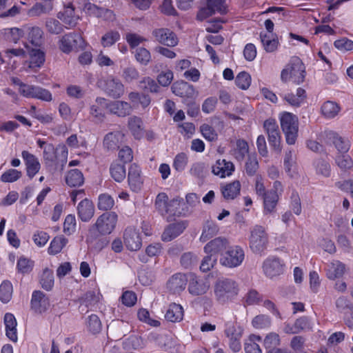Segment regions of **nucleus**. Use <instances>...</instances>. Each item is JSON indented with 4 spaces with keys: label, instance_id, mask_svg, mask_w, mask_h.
<instances>
[{
    "label": "nucleus",
    "instance_id": "1",
    "mask_svg": "<svg viewBox=\"0 0 353 353\" xmlns=\"http://www.w3.org/2000/svg\"><path fill=\"white\" fill-rule=\"evenodd\" d=\"M118 216L114 212H106L100 215L94 224L88 229V239L96 240L100 235L112 232L117 223Z\"/></svg>",
    "mask_w": 353,
    "mask_h": 353
},
{
    "label": "nucleus",
    "instance_id": "2",
    "mask_svg": "<svg viewBox=\"0 0 353 353\" xmlns=\"http://www.w3.org/2000/svg\"><path fill=\"white\" fill-rule=\"evenodd\" d=\"M238 291L236 283L230 279H219L214 286L216 299L222 304L231 301L237 295Z\"/></svg>",
    "mask_w": 353,
    "mask_h": 353
},
{
    "label": "nucleus",
    "instance_id": "3",
    "mask_svg": "<svg viewBox=\"0 0 353 353\" xmlns=\"http://www.w3.org/2000/svg\"><path fill=\"white\" fill-rule=\"evenodd\" d=\"M269 236L264 227L256 225L250 230L249 246L254 254H261L268 248Z\"/></svg>",
    "mask_w": 353,
    "mask_h": 353
},
{
    "label": "nucleus",
    "instance_id": "4",
    "mask_svg": "<svg viewBox=\"0 0 353 353\" xmlns=\"http://www.w3.org/2000/svg\"><path fill=\"white\" fill-rule=\"evenodd\" d=\"M280 122L282 130L285 135L287 143L294 144L299 130L297 117L290 112H284L280 118Z\"/></svg>",
    "mask_w": 353,
    "mask_h": 353
},
{
    "label": "nucleus",
    "instance_id": "5",
    "mask_svg": "<svg viewBox=\"0 0 353 353\" xmlns=\"http://www.w3.org/2000/svg\"><path fill=\"white\" fill-rule=\"evenodd\" d=\"M97 85L108 97L114 99L121 98L125 92V87L122 82L113 76L98 80Z\"/></svg>",
    "mask_w": 353,
    "mask_h": 353
},
{
    "label": "nucleus",
    "instance_id": "6",
    "mask_svg": "<svg viewBox=\"0 0 353 353\" xmlns=\"http://www.w3.org/2000/svg\"><path fill=\"white\" fill-rule=\"evenodd\" d=\"M244 256V251L241 247H229L221 257L220 263L225 267L236 268L242 263Z\"/></svg>",
    "mask_w": 353,
    "mask_h": 353
},
{
    "label": "nucleus",
    "instance_id": "7",
    "mask_svg": "<svg viewBox=\"0 0 353 353\" xmlns=\"http://www.w3.org/2000/svg\"><path fill=\"white\" fill-rule=\"evenodd\" d=\"M84 47V40L82 37L74 32L65 34L60 40V50L64 53H69L72 50H78Z\"/></svg>",
    "mask_w": 353,
    "mask_h": 353
},
{
    "label": "nucleus",
    "instance_id": "8",
    "mask_svg": "<svg viewBox=\"0 0 353 353\" xmlns=\"http://www.w3.org/2000/svg\"><path fill=\"white\" fill-rule=\"evenodd\" d=\"M263 128L268 134L270 145L275 150H281V133L279 125L274 119H269L264 121Z\"/></svg>",
    "mask_w": 353,
    "mask_h": 353
},
{
    "label": "nucleus",
    "instance_id": "9",
    "mask_svg": "<svg viewBox=\"0 0 353 353\" xmlns=\"http://www.w3.org/2000/svg\"><path fill=\"white\" fill-rule=\"evenodd\" d=\"M225 0H208L207 7L201 9L197 14V19L203 21L208 17L212 15L216 12L221 14L227 13Z\"/></svg>",
    "mask_w": 353,
    "mask_h": 353
},
{
    "label": "nucleus",
    "instance_id": "10",
    "mask_svg": "<svg viewBox=\"0 0 353 353\" xmlns=\"http://www.w3.org/2000/svg\"><path fill=\"white\" fill-rule=\"evenodd\" d=\"M210 288V283L207 279H201L194 274H190L188 280V292L192 296H201L205 294Z\"/></svg>",
    "mask_w": 353,
    "mask_h": 353
},
{
    "label": "nucleus",
    "instance_id": "11",
    "mask_svg": "<svg viewBox=\"0 0 353 353\" xmlns=\"http://www.w3.org/2000/svg\"><path fill=\"white\" fill-rule=\"evenodd\" d=\"M152 35L157 42L168 47H174L178 43L176 34L168 28L154 29Z\"/></svg>",
    "mask_w": 353,
    "mask_h": 353
},
{
    "label": "nucleus",
    "instance_id": "12",
    "mask_svg": "<svg viewBox=\"0 0 353 353\" xmlns=\"http://www.w3.org/2000/svg\"><path fill=\"white\" fill-rule=\"evenodd\" d=\"M229 247V242L227 239L217 237L205 245L204 251L206 254H213L216 256L218 254H221L222 256Z\"/></svg>",
    "mask_w": 353,
    "mask_h": 353
},
{
    "label": "nucleus",
    "instance_id": "13",
    "mask_svg": "<svg viewBox=\"0 0 353 353\" xmlns=\"http://www.w3.org/2000/svg\"><path fill=\"white\" fill-rule=\"evenodd\" d=\"M124 243L132 251H137L141 247L142 243L139 232L132 228L125 229L123 234Z\"/></svg>",
    "mask_w": 353,
    "mask_h": 353
},
{
    "label": "nucleus",
    "instance_id": "14",
    "mask_svg": "<svg viewBox=\"0 0 353 353\" xmlns=\"http://www.w3.org/2000/svg\"><path fill=\"white\" fill-rule=\"evenodd\" d=\"M94 206L92 202L88 199H83L77 205V214L83 222H88L94 214Z\"/></svg>",
    "mask_w": 353,
    "mask_h": 353
},
{
    "label": "nucleus",
    "instance_id": "15",
    "mask_svg": "<svg viewBox=\"0 0 353 353\" xmlns=\"http://www.w3.org/2000/svg\"><path fill=\"white\" fill-rule=\"evenodd\" d=\"M188 281L185 274L177 273L172 275L168 280L167 288L173 294L179 293L185 288Z\"/></svg>",
    "mask_w": 353,
    "mask_h": 353
},
{
    "label": "nucleus",
    "instance_id": "16",
    "mask_svg": "<svg viewBox=\"0 0 353 353\" xmlns=\"http://www.w3.org/2000/svg\"><path fill=\"white\" fill-rule=\"evenodd\" d=\"M263 270L267 276L273 278L282 273L283 266L279 259L268 258L263 262Z\"/></svg>",
    "mask_w": 353,
    "mask_h": 353
},
{
    "label": "nucleus",
    "instance_id": "17",
    "mask_svg": "<svg viewBox=\"0 0 353 353\" xmlns=\"http://www.w3.org/2000/svg\"><path fill=\"white\" fill-rule=\"evenodd\" d=\"M128 183L130 189L134 192L141 190L143 181L141 176V169L136 164H132L128 170Z\"/></svg>",
    "mask_w": 353,
    "mask_h": 353
},
{
    "label": "nucleus",
    "instance_id": "18",
    "mask_svg": "<svg viewBox=\"0 0 353 353\" xmlns=\"http://www.w3.org/2000/svg\"><path fill=\"white\" fill-rule=\"evenodd\" d=\"M187 224L184 221L176 222L170 224L162 234L161 239L163 241H170L186 228Z\"/></svg>",
    "mask_w": 353,
    "mask_h": 353
},
{
    "label": "nucleus",
    "instance_id": "19",
    "mask_svg": "<svg viewBox=\"0 0 353 353\" xmlns=\"http://www.w3.org/2000/svg\"><path fill=\"white\" fill-rule=\"evenodd\" d=\"M49 301L41 291H34L31 300V307L37 313L45 312L49 307Z\"/></svg>",
    "mask_w": 353,
    "mask_h": 353
},
{
    "label": "nucleus",
    "instance_id": "20",
    "mask_svg": "<svg viewBox=\"0 0 353 353\" xmlns=\"http://www.w3.org/2000/svg\"><path fill=\"white\" fill-rule=\"evenodd\" d=\"M124 134L120 131L109 132L103 139V146L108 151L118 149L123 142Z\"/></svg>",
    "mask_w": 353,
    "mask_h": 353
},
{
    "label": "nucleus",
    "instance_id": "21",
    "mask_svg": "<svg viewBox=\"0 0 353 353\" xmlns=\"http://www.w3.org/2000/svg\"><path fill=\"white\" fill-rule=\"evenodd\" d=\"M172 90L175 95L181 97L192 98L195 95L194 86L183 81L174 83Z\"/></svg>",
    "mask_w": 353,
    "mask_h": 353
},
{
    "label": "nucleus",
    "instance_id": "22",
    "mask_svg": "<svg viewBox=\"0 0 353 353\" xmlns=\"http://www.w3.org/2000/svg\"><path fill=\"white\" fill-rule=\"evenodd\" d=\"M132 112V105L124 101H111L109 112L120 117L130 115Z\"/></svg>",
    "mask_w": 353,
    "mask_h": 353
},
{
    "label": "nucleus",
    "instance_id": "23",
    "mask_svg": "<svg viewBox=\"0 0 353 353\" xmlns=\"http://www.w3.org/2000/svg\"><path fill=\"white\" fill-rule=\"evenodd\" d=\"M22 157L26 162L27 174L32 179L40 169V163L38 159L28 151L22 152Z\"/></svg>",
    "mask_w": 353,
    "mask_h": 353
},
{
    "label": "nucleus",
    "instance_id": "24",
    "mask_svg": "<svg viewBox=\"0 0 353 353\" xmlns=\"http://www.w3.org/2000/svg\"><path fill=\"white\" fill-rule=\"evenodd\" d=\"M290 65V77L291 79L296 84H299L305 79V67L299 59L294 60Z\"/></svg>",
    "mask_w": 353,
    "mask_h": 353
},
{
    "label": "nucleus",
    "instance_id": "25",
    "mask_svg": "<svg viewBox=\"0 0 353 353\" xmlns=\"http://www.w3.org/2000/svg\"><path fill=\"white\" fill-rule=\"evenodd\" d=\"M183 308L181 305L172 303L165 312V319L172 323L180 322L183 319Z\"/></svg>",
    "mask_w": 353,
    "mask_h": 353
},
{
    "label": "nucleus",
    "instance_id": "26",
    "mask_svg": "<svg viewBox=\"0 0 353 353\" xmlns=\"http://www.w3.org/2000/svg\"><path fill=\"white\" fill-rule=\"evenodd\" d=\"M24 35V31L18 28H4L0 31L1 39L17 43Z\"/></svg>",
    "mask_w": 353,
    "mask_h": 353
},
{
    "label": "nucleus",
    "instance_id": "27",
    "mask_svg": "<svg viewBox=\"0 0 353 353\" xmlns=\"http://www.w3.org/2000/svg\"><path fill=\"white\" fill-rule=\"evenodd\" d=\"M4 323L6 325V335L12 341H17V321L13 314L10 313L6 314L4 316Z\"/></svg>",
    "mask_w": 353,
    "mask_h": 353
},
{
    "label": "nucleus",
    "instance_id": "28",
    "mask_svg": "<svg viewBox=\"0 0 353 353\" xmlns=\"http://www.w3.org/2000/svg\"><path fill=\"white\" fill-rule=\"evenodd\" d=\"M243 328L239 325L236 318H229L224 324V334L226 336L243 335Z\"/></svg>",
    "mask_w": 353,
    "mask_h": 353
},
{
    "label": "nucleus",
    "instance_id": "29",
    "mask_svg": "<svg viewBox=\"0 0 353 353\" xmlns=\"http://www.w3.org/2000/svg\"><path fill=\"white\" fill-rule=\"evenodd\" d=\"M345 272V265L339 261H335L327 265L326 275L329 279L334 280L341 277Z\"/></svg>",
    "mask_w": 353,
    "mask_h": 353
},
{
    "label": "nucleus",
    "instance_id": "30",
    "mask_svg": "<svg viewBox=\"0 0 353 353\" xmlns=\"http://www.w3.org/2000/svg\"><path fill=\"white\" fill-rule=\"evenodd\" d=\"M65 182L70 187L82 185L84 183L83 173L78 169L70 170L65 176Z\"/></svg>",
    "mask_w": 353,
    "mask_h": 353
},
{
    "label": "nucleus",
    "instance_id": "31",
    "mask_svg": "<svg viewBox=\"0 0 353 353\" xmlns=\"http://www.w3.org/2000/svg\"><path fill=\"white\" fill-rule=\"evenodd\" d=\"M30 55L29 68H40L45 61L44 52L39 49L32 48L28 52Z\"/></svg>",
    "mask_w": 353,
    "mask_h": 353
},
{
    "label": "nucleus",
    "instance_id": "32",
    "mask_svg": "<svg viewBox=\"0 0 353 353\" xmlns=\"http://www.w3.org/2000/svg\"><path fill=\"white\" fill-rule=\"evenodd\" d=\"M240 190V182L239 181H234L223 187L221 192L225 199H234L239 194Z\"/></svg>",
    "mask_w": 353,
    "mask_h": 353
},
{
    "label": "nucleus",
    "instance_id": "33",
    "mask_svg": "<svg viewBox=\"0 0 353 353\" xmlns=\"http://www.w3.org/2000/svg\"><path fill=\"white\" fill-rule=\"evenodd\" d=\"M128 128L136 139H140L143 136V122L141 118L133 116L128 120Z\"/></svg>",
    "mask_w": 353,
    "mask_h": 353
},
{
    "label": "nucleus",
    "instance_id": "34",
    "mask_svg": "<svg viewBox=\"0 0 353 353\" xmlns=\"http://www.w3.org/2000/svg\"><path fill=\"white\" fill-rule=\"evenodd\" d=\"M264 211L266 212H272L275 208L278 200L279 194L275 191H268L263 197Z\"/></svg>",
    "mask_w": 353,
    "mask_h": 353
},
{
    "label": "nucleus",
    "instance_id": "35",
    "mask_svg": "<svg viewBox=\"0 0 353 353\" xmlns=\"http://www.w3.org/2000/svg\"><path fill=\"white\" fill-rule=\"evenodd\" d=\"M249 147L248 143L243 139H238L236 148L232 150V154L239 161H242L248 153Z\"/></svg>",
    "mask_w": 353,
    "mask_h": 353
},
{
    "label": "nucleus",
    "instance_id": "36",
    "mask_svg": "<svg viewBox=\"0 0 353 353\" xmlns=\"http://www.w3.org/2000/svg\"><path fill=\"white\" fill-rule=\"evenodd\" d=\"M111 176L117 182L122 181L126 176L125 165L117 162H113L110 168Z\"/></svg>",
    "mask_w": 353,
    "mask_h": 353
},
{
    "label": "nucleus",
    "instance_id": "37",
    "mask_svg": "<svg viewBox=\"0 0 353 353\" xmlns=\"http://www.w3.org/2000/svg\"><path fill=\"white\" fill-rule=\"evenodd\" d=\"M219 231L218 226L211 221H207L204 225L200 240L203 242L206 241L217 234Z\"/></svg>",
    "mask_w": 353,
    "mask_h": 353
},
{
    "label": "nucleus",
    "instance_id": "38",
    "mask_svg": "<svg viewBox=\"0 0 353 353\" xmlns=\"http://www.w3.org/2000/svg\"><path fill=\"white\" fill-rule=\"evenodd\" d=\"M260 38L266 52H272L276 50L279 44V41L276 39L266 33L263 34V32L260 34Z\"/></svg>",
    "mask_w": 353,
    "mask_h": 353
},
{
    "label": "nucleus",
    "instance_id": "39",
    "mask_svg": "<svg viewBox=\"0 0 353 353\" xmlns=\"http://www.w3.org/2000/svg\"><path fill=\"white\" fill-rule=\"evenodd\" d=\"M52 7L51 1L44 2V4L37 3L29 10L28 14L30 17H37L43 13L49 12L52 10Z\"/></svg>",
    "mask_w": 353,
    "mask_h": 353
},
{
    "label": "nucleus",
    "instance_id": "40",
    "mask_svg": "<svg viewBox=\"0 0 353 353\" xmlns=\"http://www.w3.org/2000/svg\"><path fill=\"white\" fill-rule=\"evenodd\" d=\"M340 110L337 103L333 101H327L325 102L321 107V112L326 118H334Z\"/></svg>",
    "mask_w": 353,
    "mask_h": 353
},
{
    "label": "nucleus",
    "instance_id": "41",
    "mask_svg": "<svg viewBox=\"0 0 353 353\" xmlns=\"http://www.w3.org/2000/svg\"><path fill=\"white\" fill-rule=\"evenodd\" d=\"M40 284L46 290H50L54 285L53 272L48 268L43 270L40 276Z\"/></svg>",
    "mask_w": 353,
    "mask_h": 353
},
{
    "label": "nucleus",
    "instance_id": "42",
    "mask_svg": "<svg viewBox=\"0 0 353 353\" xmlns=\"http://www.w3.org/2000/svg\"><path fill=\"white\" fill-rule=\"evenodd\" d=\"M168 195L164 192L159 193L156 197L155 208L162 216L168 214Z\"/></svg>",
    "mask_w": 353,
    "mask_h": 353
},
{
    "label": "nucleus",
    "instance_id": "43",
    "mask_svg": "<svg viewBox=\"0 0 353 353\" xmlns=\"http://www.w3.org/2000/svg\"><path fill=\"white\" fill-rule=\"evenodd\" d=\"M68 243V239L63 236H58L53 239L48 248L50 254H56L61 252Z\"/></svg>",
    "mask_w": 353,
    "mask_h": 353
},
{
    "label": "nucleus",
    "instance_id": "44",
    "mask_svg": "<svg viewBox=\"0 0 353 353\" xmlns=\"http://www.w3.org/2000/svg\"><path fill=\"white\" fill-rule=\"evenodd\" d=\"M119 39V32L117 30H110L101 37V43L104 48H108L113 46Z\"/></svg>",
    "mask_w": 353,
    "mask_h": 353
},
{
    "label": "nucleus",
    "instance_id": "45",
    "mask_svg": "<svg viewBox=\"0 0 353 353\" xmlns=\"http://www.w3.org/2000/svg\"><path fill=\"white\" fill-rule=\"evenodd\" d=\"M12 285L10 281H5L0 285V299L3 303H8L12 298Z\"/></svg>",
    "mask_w": 353,
    "mask_h": 353
},
{
    "label": "nucleus",
    "instance_id": "46",
    "mask_svg": "<svg viewBox=\"0 0 353 353\" xmlns=\"http://www.w3.org/2000/svg\"><path fill=\"white\" fill-rule=\"evenodd\" d=\"M139 86L145 92H157L159 88L156 81L150 77H145L140 81Z\"/></svg>",
    "mask_w": 353,
    "mask_h": 353
},
{
    "label": "nucleus",
    "instance_id": "47",
    "mask_svg": "<svg viewBox=\"0 0 353 353\" xmlns=\"http://www.w3.org/2000/svg\"><path fill=\"white\" fill-rule=\"evenodd\" d=\"M84 10L88 14L90 15H94L97 17H101L104 12L108 14L109 17H110L112 14V12L110 10L99 8L97 6L91 3H88L85 4Z\"/></svg>",
    "mask_w": 353,
    "mask_h": 353
},
{
    "label": "nucleus",
    "instance_id": "48",
    "mask_svg": "<svg viewBox=\"0 0 353 353\" xmlns=\"http://www.w3.org/2000/svg\"><path fill=\"white\" fill-rule=\"evenodd\" d=\"M99 301L98 297L96 296L94 292L89 291L86 292L81 298V305L79 306L80 310L84 311L83 306L88 307L96 304Z\"/></svg>",
    "mask_w": 353,
    "mask_h": 353
},
{
    "label": "nucleus",
    "instance_id": "49",
    "mask_svg": "<svg viewBox=\"0 0 353 353\" xmlns=\"http://www.w3.org/2000/svg\"><path fill=\"white\" fill-rule=\"evenodd\" d=\"M114 204V199L108 194H102L99 196L98 208L101 210L107 211L110 210Z\"/></svg>",
    "mask_w": 353,
    "mask_h": 353
},
{
    "label": "nucleus",
    "instance_id": "50",
    "mask_svg": "<svg viewBox=\"0 0 353 353\" xmlns=\"http://www.w3.org/2000/svg\"><path fill=\"white\" fill-rule=\"evenodd\" d=\"M43 31L38 27L31 28L28 39L30 42L34 46L39 47L42 44Z\"/></svg>",
    "mask_w": 353,
    "mask_h": 353
},
{
    "label": "nucleus",
    "instance_id": "51",
    "mask_svg": "<svg viewBox=\"0 0 353 353\" xmlns=\"http://www.w3.org/2000/svg\"><path fill=\"white\" fill-rule=\"evenodd\" d=\"M236 85L242 90H247L251 83V77L246 72L239 73L235 79Z\"/></svg>",
    "mask_w": 353,
    "mask_h": 353
},
{
    "label": "nucleus",
    "instance_id": "52",
    "mask_svg": "<svg viewBox=\"0 0 353 353\" xmlns=\"http://www.w3.org/2000/svg\"><path fill=\"white\" fill-rule=\"evenodd\" d=\"M188 162V158L186 154L181 152L174 157L173 167L177 172H182L185 170Z\"/></svg>",
    "mask_w": 353,
    "mask_h": 353
},
{
    "label": "nucleus",
    "instance_id": "53",
    "mask_svg": "<svg viewBox=\"0 0 353 353\" xmlns=\"http://www.w3.org/2000/svg\"><path fill=\"white\" fill-rule=\"evenodd\" d=\"M198 263V258L192 252L184 253L181 257V264L185 268H191Z\"/></svg>",
    "mask_w": 353,
    "mask_h": 353
},
{
    "label": "nucleus",
    "instance_id": "54",
    "mask_svg": "<svg viewBox=\"0 0 353 353\" xmlns=\"http://www.w3.org/2000/svg\"><path fill=\"white\" fill-rule=\"evenodd\" d=\"M263 343L265 349L268 350L277 349L276 346L280 344L279 334L273 332L270 333L265 336Z\"/></svg>",
    "mask_w": 353,
    "mask_h": 353
},
{
    "label": "nucleus",
    "instance_id": "55",
    "mask_svg": "<svg viewBox=\"0 0 353 353\" xmlns=\"http://www.w3.org/2000/svg\"><path fill=\"white\" fill-rule=\"evenodd\" d=\"M200 131L203 137L209 141H215L218 138V134L214 129L208 124L204 123L201 125Z\"/></svg>",
    "mask_w": 353,
    "mask_h": 353
},
{
    "label": "nucleus",
    "instance_id": "56",
    "mask_svg": "<svg viewBox=\"0 0 353 353\" xmlns=\"http://www.w3.org/2000/svg\"><path fill=\"white\" fill-rule=\"evenodd\" d=\"M246 174L249 176H254L259 169V163L255 155L249 156L245 165Z\"/></svg>",
    "mask_w": 353,
    "mask_h": 353
},
{
    "label": "nucleus",
    "instance_id": "57",
    "mask_svg": "<svg viewBox=\"0 0 353 353\" xmlns=\"http://www.w3.org/2000/svg\"><path fill=\"white\" fill-rule=\"evenodd\" d=\"M252 325L257 329H263L270 326V318L264 314L255 316L252 320Z\"/></svg>",
    "mask_w": 353,
    "mask_h": 353
},
{
    "label": "nucleus",
    "instance_id": "58",
    "mask_svg": "<svg viewBox=\"0 0 353 353\" xmlns=\"http://www.w3.org/2000/svg\"><path fill=\"white\" fill-rule=\"evenodd\" d=\"M87 327L92 334L99 333L101 330V323L99 318L95 314L89 316Z\"/></svg>",
    "mask_w": 353,
    "mask_h": 353
},
{
    "label": "nucleus",
    "instance_id": "59",
    "mask_svg": "<svg viewBox=\"0 0 353 353\" xmlns=\"http://www.w3.org/2000/svg\"><path fill=\"white\" fill-rule=\"evenodd\" d=\"M21 172L15 169H10L1 176V181L5 183H12L21 178Z\"/></svg>",
    "mask_w": 353,
    "mask_h": 353
},
{
    "label": "nucleus",
    "instance_id": "60",
    "mask_svg": "<svg viewBox=\"0 0 353 353\" xmlns=\"http://www.w3.org/2000/svg\"><path fill=\"white\" fill-rule=\"evenodd\" d=\"M336 310L339 312H344L346 310L352 311L353 309L352 304L348 298L345 296H340L335 301Z\"/></svg>",
    "mask_w": 353,
    "mask_h": 353
},
{
    "label": "nucleus",
    "instance_id": "61",
    "mask_svg": "<svg viewBox=\"0 0 353 353\" xmlns=\"http://www.w3.org/2000/svg\"><path fill=\"white\" fill-rule=\"evenodd\" d=\"M336 163L343 170H346L353 167V161L349 155L340 154L336 158Z\"/></svg>",
    "mask_w": 353,
    "mask_h": 353
},
{
    "label": "nucleus",
    "instance_id": "62",
    "mask_svg": "<svg viewBox=\"0 0 353 353\" xmlns=\"http://www.w3.org/2000/svg\"><path fill=\"white\" fill-rule=\"evenodd\" d=\"M46 26L47 30L51 34H58L63 31L62 24L57 19H49L46 21Z\"/></svg>",
    "mask_w": 353,
    "mask_h": 353
},
{
    "label": "nucleus",
    "instance_id": "63",
    "mask_svg": "<svg viewBox=\"0 0 353 353\" xmlns=\"http://www.w3.org/2000/svg\"><path fill=\"white\" fill-rule=\"evenodd\" d=\"M208 255L203 258L201 261L200 269L202 272H206L210 270L216 263L217 256L213 254H207Z\"/></svg>",
    "mask_w": 353,
    "mask_h": 353
},
{
    "label": "nucleus",
    "instance_id": "64",
    "mask_svg": "<svg viewBox=\"0 0 353 353\" xmlns=\"http://www.w3.org/2000/svg\"><path fill=\"white\" fill-rule=\"evenodd\" d=\"M334 45L336 48L342 52L353 50V41L345 37L335 41Z\"/></svg>",
    "mask_w": 353,
    "mask_h": 353
}]
</instances>
